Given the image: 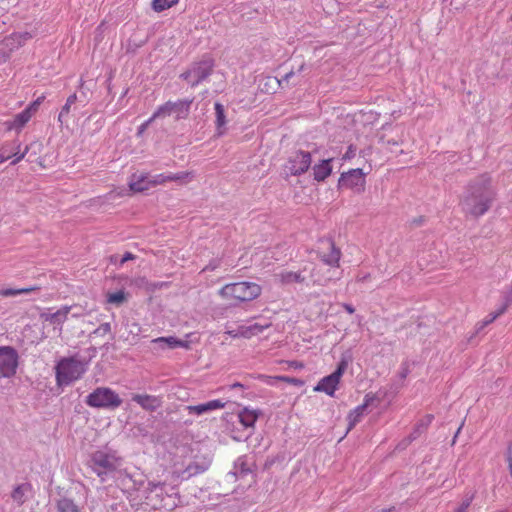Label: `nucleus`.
<instances>
[{
    "mask_svg": "<svg viewBox=\"0 0 512 512\" xmlns=\"http://www.w3.org/2000/svg\"><path fill=\"white\" fill-rule=\"evenodd\" d=\"M493 197L490 176L481 175L469 185L462 201L463 209L471 215L481 216L488 211Z\"/></svg>",
    "mask_w": 512,
    "mask_h": 512,
    "instance_id": "obj_1",
    "label": "nucleus"
},
{
    "mask_svg": "<svg viewBox=\"0 0 512 512\" xmlns=\"http://www.w3.org/2000/svg\"><path fill=\"white\" fill-rule=\"evenodd\" d=\"M145 503L151 509L170 512L180 503V495L176 486L165 482H149L145 489Z\"/></svg>",
    "mask_w": 512,
    "mask_h": 512,
    "instance_id": "obj_2",
    "label": "nucleus"
},
{
    "mask_svg": "<svg viewBox=\"0 0 512 512\" xmlns=\"http://www.w3.org/2000/svg\"><path fill=\"white\" fill-rule=\"evenodd\" d=\"M88 369V362L78 356L64 357L58 361L56 380L59 386H67L80 379Z\"/></svg>",
    "mask_w": 512,
    "mask_h": 512,
    "instance_id": "obj_3",
    "label": "nucleus"
},
{
    "mask_svg": "<svg viewBox=\"0 0 512 512\" xmlns=\"http://www.w3.org/2000/svg\"><path fill=\"white\" fill-rule=\"evenodd\" d=\"M262 293V287L250 281H241L226 284L219 290V295L226 300L248 302L258 298Z\"/></svg>",
    "mask_w": 512,
    "mask_h": 512,
    "instance_id": "obj_4",
    "label": "nucleus"
},
{
    "mask_svg": "<svg viewBox=\"0 0 512 512\" xmlns=\"http://www.w3.org/2000/svg\"><path fill=\"white\" fill-rule=\"evenodd\" d=\"M93 471L101 478L102 481L116 470L122 464L120 457L115 451L109 449L98 450L92 455Z\"/></svg>",
    "mask_w": 512,
    "mask_h": 512,
    "instance_id": "obj_5",
    "label": "nucleus"
},
{
    "mask_svg": "<svg viewBox=\"0 0 512 512\" xmlns=\"http://www.w3.org/2000/svg\"><path fill=\"white\" fill-rule=\"evenodd\" d=\"M85 402L89 407L114 410L122 404V399L111 388L98 387L87 395Z\"/></svg>",
    "mask_w": 512,
    "mask_h": 512,
    "instance_id": "obj_6",
    "label": "nucleus"
},
{
    "mask_svg": "<svg viewBox=\"0 0 512 512\" xmlns=\"http://www.w3.org/2000/svg\"><path fill=\"white\" fill-rule=\"evenodd\" d=\"M348 366V361L342 358L338 363L336 370L328 376L323 377L314 387V391L323 392L328 396L333 397L335 391L338 389L340 380L345 373Z\"/></svg>",
    "mask_w": 512,
    "mask_h": 512,
    "instance_id": "obj_7",
    "label": "nucleus"
},
{
    "mask_svg": "<svg viewBox=\"0 0 512 512\" xmlns=\"http://www.w3.org/2000/svg\"><path fill=\"white\" fill-rule=\"evenodd\" d=\"M213 67L214 61L211 58H205L194 63L189 70L181 74V77L191 86H196L211 75Z\"/></svg>",
    "mask_w": 512,
    "mask_h": 512,
    "instance_id": "obj_8",
    "label": "nucleus"
},
{
    "mask_svg": "<svg viewBox=\"0 0 512 512\" xmlns=\"http://www.w3.org/2000/svg\"><path fill=\"white\" fill-rule=\"evenodd\" d=\"M33 37L30 32H15L0 40V63L5 62L12 52L23 46Z\"/></svg>",
    "mask_w": 512,
    "mask_h": 512,
    "instance_id": "obj_9",
    "label": "nucleus"
},
{
    "mask_svg": "<svg viewBox=\"0 0 512 512\" xmlns=\"http://www.w3.org/2000/svg\"><path fill=\"white\" fill-rule=\"evenodd\" d=\"M18 366V354L10 346L0 347V379L12 377Z\"/></svg>",
    "mask_w": 512,
    "mask_h": 512,
    "instance_id": "obj_10",
    "label": "nucleus"
},
{
    "mask_svg": "<svg viewBox=\"0 0 512 512\" xmlns=\"http://www.w3.org/2000/svg\"><path fill=\"white\" fill-rule=\"evenodd\" d=\"M71 309L72 307L68 305H64L56 311H53V308H44L40 312L39 317L43 322H48L53 325L54 330H57L60 334L63 330V324L68 319Z\"/></svg>",
    "mask_w": 512,
    "mask_h": 512,
    "instance_id": "obj_11",
    "label": "nucleus"
},
{
    "mask_svg": "<svg viewBox=\"0 0 512 512\" xmlns=\"http://www.w3.org/2000/svg\"><path fill=\"white\" fill-rule=\"evenodd\" d=\"M365 174L361 168L351 169L341 174L339 186L361 193L365 189Z\"/></svg>",
    "mask_w": 512,
    "mask_h": 512,
    "instance_id": "obj_12",
    "label": "nucleus"
},
{
    "mask_svg": "<svg viewBox=\"0 0 512 512\" xmlns=\"http://www.w3.org/2000/svg\"><path fill=\"white\" fill-rule=\"evenodd\" d=\"M312 158L310 152L297 151L293 153L286 164V170L294 176L305 173L311 166Z\"/></svg>",
    "mask_w": 512,
    "mask_h": 512,
    "instance_id": "obj_13",
    "label": "nucleus"
},
{
    "mask_svg": "<svg viewBox=\"0 0 512 512\" xmlns=\"http://www.w3.org/2000/svg\"><path fill=\"white\" fill-rule=\"evenodd\" d=\"M195 178L193 171H183L178 173H161L151 176L152 185H163L170 181H175L180 184L191 182Z\"/></svg>",
    "mask_w": 512,
    "mask_h": 512,
    "instance_id": "obj_14",
    "label": "nucleus"
},
{
    "mask_svg": "<svg viewBox=\"0 0 512 512\" xmlns=\"http://www.w3.org/2000/svg\"><path fill=\"white\" fill-rule=\"evenodd\" d=\"M269 322L263 324L254 322L251 324L240 325L236 331H228L232 337L250 338L262 333L266 328L270 327Z\"/></svg>",
    "mask_w": 512,
    "mask_h": 512,
    "instance_id": "obj_15",
    "label": "nucleus"
},
{
    "mask_svg": "<svg viewBox=\"0 0 512 512\" xmlns=\"http://www.w3.org/2000/svg\"><path fill=\"white\" fill-rule=\"evenodd\" d=\"M153 345V349L157 352L164 351L167 349H175L178 347H187V343L183 340H180L174 336L168 337H158L151 341Z\"/></svg>",
    "mask_w": 512,
    "mask_h": 512,
    "instance_id": "obj_16",
    "label": "nucleus"
},
{
    "mask_svg": "<svg viewBox=\"0 0 512 512\" xmlns=\"http://www.w3.org/2000/svg\"><path fill=\"white\" fill-rule=\"evenodd\" d=\"M260 415V411L249 407H243L237 413V419L244 430H253Z\"/></svg>",
    "mask_w": 512,
    "mask_h": 512,
    "instance_id": "obj_17",
    "label": "nucleus"
},
{
    "mask_svg": "<svg viewBox=\"0 0 512 512\" xmlns=\"http://www.w3.org/2000/svg\"><path fill=\"white\" fill-rule=\"evenodd\" d=\"M224 406H225L224 402H222L219 399H215V400H211L206 403H201L198 405H189L186 407V410L189 415L200 416L202 414H205V413H208V412H211L214 410L222 409V408H224Z\"/></svg>",
    "mask_w": 512,
    "mask_h": 512,
    "instance_id": "obj_18",
    "label": "nucleus"
},
{
    "mask_svg": "<svg viewBox=\"0 0 512 512\" xmlns=\"http://www.w3.org/2000/svg\"><path fill=\"white\" fill-rule=\"evenodd\" d=\"M132 401L137 403L144 410L150 412L157 410L162 405V401L159 397L148 394H134Z\"/></svg>",
    "mask_w": 512,
    "mask_h": 512,
    "instance_id": "obj_19",
    "label": "nucleus"
},
{
    "mask_svg": "<svg viewBox=\"0 0 512 512\" xmlns=\"http://www.w3.org/2000/svg\"><path fill=\"white\" fill-rule=\"evenodd\" d=\"M32 114L26 108L15 115L13 119L7 120L3 123L6 130L12 131L15 130L20 132L22 128L31 120Z\"/></svg>",
    "mask_w": 512,
    "mask_h": 512,
    "instance_id": "obj_20",
    "label": "nucleus"
},
{
    "mask_svg": "<svg viewBox=\"0 0 512 512\" xmlns=\"http://www.w3.org/2000/svg\"><path fill=\"white\" fill-rule=\"evenodd\" d=\"M154 186L151 183V176L146 173H135L129 180V187L134 192H143Z\"/></svg>",
    "mask_w": 512,
    "mask_h": 512,
    "instance_id": "obj_21",
    "label": "nucleus"
},
{
    "mask_svg": "<svg viewBox=\"0 0 512 512\" xmlns=\"http://www.w3.org/2000/svg\"><path fill=\"white\" fill-rule=\"evenodd\" d=\"M332 277V270L325 266H315L311 272L313 283L318 285H326Z\"/></svg>",
    "mask_w": 512,
    "mask_h": 512,
    "instance_id": "obj_22",
    "label": "nucleus"
},
{
    "mask_svg": "<svg viewBox=\"0 0 512 512\" xmlns=\"http://www.w3.org/2000/svg\"><path fill=\"white\" fill-rule=\"evenodd\" d=\"M328 249L330 250L328 254H324L321 256V260L323 263L331 268H336L339 266V261L341 257V252L332 241L328 243Z\"/></svg>",
    "mask_w": 512,
    "mask_h": 512,
    "instance_id": "obj_23",
    "label": "nucleus"
},
{
    "mask_svg": "<svg viewBox=\"0 0 512 512\" xmlns=\"http://www.w3.org/2000/svg\"><path fill=\"white\" fill-rule=\"evenodd\" d=\"M21 147L22 144L18 139L0 143V151L1 155L4 157V162L12 158L13 155L19 154Z\"/></svg>",
    "mask_w": 512,
    "mask_h": 512,
    "instance_id": "obj_24",
    "label": "nucleus"
},
{
    "mask_svg": "<svg viewBox=\"0 0 512 512\" xmlns=\"http://www.w3.org/2000/svg\"><path fill=\"white\" fill-rule=\"evenodd\" d=\"M331 161L332 159H326L313 167V175L316 181H324L331 174Z\"/></svg>",
    "mask_w": 512,
    "mask_h": 512,
    "instance_id": "obj_25",
    "label": "nucleus"
},
{
    "mask_svg": "<svg viewBox=\"0 0 512 512\" xmlns=\"http://www.w3.org/2000/svg\"><path fill=\"white\" fill-rule=\"evenodd\" d=\"M32 487L29 483H22L14 488L11 497L18 505H22L31 494Z\"/></svg>",
    "mask_w": 512,
    "mask_h": 512,
    "instance_id": "obj_26",
    "label": "nucleus"
},
{
    "mask_svg": "<svg viewBox=\"0 0 512 512\" xmlns=\"http://www.w3.org/2000/svg\"><path fill=\"white\" fill-rule=\"evenodd\" d=\"M370 398L369 395L365 396V401L362 405L357 406L355 409H353L349 415H348V431H350L362 418L364 415V412L369 405Z\"/></svg>",
    "mask_w": 512,
    "mask_h": 512,
    "instance_id": "obj_27",
    "label": "nucleus"
},
{
    "mask_svg": "<svg viewBox=\"0 0 512 512\" xmlns=\"http://www.w3.org/2000/svg\"><path fill=\"white\" fill-rule=\"evenodd\" d=\"M276 280H278L281 284L287 285L292 283H300L304 281V277L300 272L293 271H280L274 275Z\"/></svg>",
    "mask_w": 512,
    "mask_h": 512,
    "instance_id": "obj_28",
    "label": "nucleus"
},
{
    "mask_svg": "<svg viewBox=\"0 0 512 512\" xmlns=\"http://www.w3.org/2000/svg\"><path fill=\"white\" fill-rule=\"evenodd\" d=\"M191 103L192 101L189 100L172 102L173 115L177 120L184 119L188 116Z\"/></svg>",
    "mask_w": 512,
    "mask_h": 512,
    "instance_id": "obj_29",
    "label": "nucleus"
},
{
    "mask_svg": "<svg viewBox=\"0 0 512 512\" xmlns=\"http://www.w3.org/2000/svg\"><path fill=\"white\" fill-rule=\"evenodd\" d=\"M206 470L205 466H200L198 464H189L184 471L175 470L173 472L177 477H182L183 479L190 478L194 475L203 473Z\"/></svg>",
    "mask_w": 512,
    "mask_h": 512,
    "instance_id": "obj_30",
    "label": "nucleus"
},
{
    "mask_svg": "<svg viewBox=\"0 0 512 512\" xmlns=\"http://www.w3.org/2000/svg\"><path fill=\"white\" fill-rule=\"evenodd\" d=\"M214 108H215V113H216V126H217V130H218V134L222 135L224 133L223 129L226 125L224 106L221 103L216 102L214 105Z\"/></svg>",
    "mask_w": 512,
    "mask_h": 512,
    "instance_id": "obj_31",
    "label": "nucleus"
},
{
    "mask_svg": "<svg viewBox=\"0 0 512 512\" xmlns=\"http://www.w3.org/2000/svg\"><path fill=\"white\" fill-rule=\"evenodd\" d=\"M57 512H82L69 498H61L56 503Z\"/></svg>",
    "mask_w": 512,
    "mask_h": 512,
    "instance_id": "obj_32",
    "label": "nucleus"
},
{
    "mask_svg": "<svg viewBox=\"0 0 512 512\" xmlns=\"http://www.w3.org/2000/svg\"><path fill=\"white\" fill-rule=\"evenodd\" d=\"M37 289H38V287H34V286L20 288V289L5 288V289H1L0 290V296L12 297V296L20 295V294H27V293H30V292L35 291Z\"/></svg>",
    "mask_w": 512,
    "mask_h": 512,
    "instance_id": "obj_33",
    "label": "nucleus"
},
{
    "mask_svg": "<svg viewBox=\"0 0 512 512\" xmlns=\"http://www.w3.org/2000/svg\"><path fill=\"white\" fill-rule=\"evenodd\" d=\"M504 312L505 307H499L495 312L490 313L484 320L477 324V331L482 330L484 327L494 322Z\"/></svg>",
    "mask_w": 512,
    "mask_h": 512,
    "instance_id": "obj_34",
    "label": "nucleus"
},
{
    "mask_svg": "<svg viewBox=\"0 0 512 512\" xmlns=\"http://www.w3.org/2000/svg\"><path fill=\"white\" fill-rule=\"evenodd\" d=\"M77 95L74 93L70 95L64 106L62 107L59 115H58V121L63 124L65 117L70 113L71 106L76 102Z\"/></svg>",
    "mask_w": 512,
    "mask_h": 512,
    "instance_id": "obj_35",
    "label": "nucleus"
},
{
    "mask_svg": "<svg viewBox=\"0 0 512 512\" xmlns=\"http://www.w3.org/2000/svg\"><path fill=\"white\" fill-rule=\"evenodd\" d=\"M179 0H152V9L156 12H162L175 6Z\"/></svg>",
    "mask_w": 512,
    "mask_h": 512,
    "instance_id": "obj_36",
    "label": "nucleus"
},
{
    "mask_svg": "<svg viewBox=\"0 0 512 512\" xmlns=\"http://www.w3.org/2000/svg\"><path fill=\"white\" fill-rule=\"evenodd\" d=\"M257 379L261 380L262 382H264L265 384L267 385H270V386H273L275 385V382L276 381H285V382H289V383H295V380L294 379H290L286 376H267V375H258L257 376Z\"/></svg>",
    "mask_w": 512,
    "mask_h": 512,
    "instance_id": "obj_37",
    "label": "nucleus"
},
{
    "mask_svg": "<svg viewBox=\"0 0 512 512\" xmlns=\"http://www.w3.org/2000/svg\"><path fill=\"white\" fill-rule=\"evenodd\" d=\"M172 102L168 101L164 105L158 107V109L153 113V118H161L173 115Z\"/></svg>",
    "mask_w": 512,
    "mask_h": 512,
    "instance_id": "obj_38",
    "label": "nucleus"
},
{
    "mask_svg": "<svg viewBox=\"0 0 512 512\" xmlns=\"http://www.w3.org/2000/svg\"><path fill=\"white\" fill-rule=\"evenodd\" d=\"M124 300H125V293L122 290L114 292V293H110L107 296V301H108V303H111V304L120 305L124 302Z\"/></svg>",
    "mask_w": 512,
    "mask_h": 512,
    "instance_id": "obj_39",
    "label": "nucleus"
},
{
    "mask_svg": "<svg viewBox=\"0 0 512 512\" xmlns=\"http://www.w3.org/2000/svg\"><path fill=\"white\" fill-rule=\"evenodd\" d=\"M512 304V285L503 292V304L500 307H505V311Z\"/></svg>",
    "mask_w": 512,
    "mask_h": 512,
    "instance_id": "obj_40",
    "label": "nucleus"
},
{
    "mask_svg": "<svg viewBox=\"0 0 512 512\" xmlns=\"http://www.w3.org/2000/svg\"><path fill=\"white\" fill-rule=\"evenodd\" d=\"M32 146H33V144L26 145L23 151H22V150H20L19 154H17V155H13V156H12L13 160H12L11 164H12V165H16V164H17V163H19L22 159H24V157L26 156V154L29 152L30 147H32Z\"/></svg>",
    "mask_w": 512,
    "mask_h": 512,
    "instance_id": "obj_41",
    "label": "nucleus"
},
{
    "mask_svg": "<svg viewBox=\"0 0 512 512\" xmlns=\"http://www.w3.org/2000/svg\"><path fill=\"white\" fill-rule=\"evenodd\" d=\"M433 420V416L432 415H426L419 423L418 427H417V432L420 431V429H426V427L428 425L431 424Z\"/></svg>",
    "mask_w": 512,
    "mask_h": 512,
    "instance_id": "obj_42",
    "label": "nucleus"
},
{
    "mask_svg": "<svg viewBox=\"0 0 512 512\" xmlns=\"http://www.w3.org/2000/svg\"><path fill=\"white\" fill-rule=\"evenodd\" d=\"M42 100H43V97H39L37 100L32 102L28 107H26V109L29 110V112L33 115L37 111Z\"/></svg>",
    "mask_w": 512,
    "mask_h": 512,
    "instance_id": "obj_43",
    "label": "nucleus"
},
{
    "mask_svg": "<svg viewBox=\"0 0 512 512\" xmlns=\"http://www.w3.org/2000/svg\"><path fill=\"white\" fill-rule=\"evenodd\" d=\"M220 265V261L217 259L212 260L204 269L203 271H213L217 269Z\"/></svg>",
    "mask_w": 512,
    "mask_h": 512,
    "instance_id": "obj_44",
    "label": "nucleus"
},
{
    "mask_svg": "<svg viewBox=\"0 0 512 512\" xmlns=\"http://www.w3.org/2000/svg\"><path fill=\"white\" fill-rule=\"evenodd\" d=\"M111 330L110 323H103L101 324L94 333H108Z\"/></svg>",
    "mask_w": 512,
    "mask_h": 512,
    "instance_id": "obj_45",
    "label": "nucleus"
},
{
    "mask_svg": "<svg viewBox=\"0 0 512 512\" xmlns=\"http://www.w3.org/2000/svg\"><path fill=\"white\" fill-rule=\"evenodd\" d=\"M506 460L508 462L509 472L512 477V447L511 446L508 447V450L506 453Z\"/></svg>",
    "mask_w": 512,
    "mask_h": 512,
    "instance_id": "obj_46",
    "label": "nucleus"
},
{
    "mask_svg": "<svg viewBox=\"0 0 512 512\" xmlns=\"http://www.w3.org/2000/svg\"><path fill=\"white\" fill-rule=\"evenodd\" d=\"M251 434V431L245 433V434H233L232 438L237 441L246 440Z\"/></svg>",
    "mask_w": 512,
    "mask_h": 512,
    "instance_id": "obj_47",
    "label": "nucleus"
},
{
    "mask_svg": "<svg viewBox=\"0 0 512 512\" xmlns=\"http://www.w3.org/2000/svg\"><path fill=\"white\" fill-rule=\"evenodd\" d=\"M156 118H153V115L145 121L140 127H139V133H142L147 127L155 120Z\"/></svg>",
    "mask_w": 512,
    "mask_h": 512,
    "instance_id": "obj_48",
    "label": "nucleus"
},
{
    "mask_svg": "<svg viewBox=\"0 0 512 512\" xmlns=\"http://www.w3.org/2000/svg\"><path fill=\"white\" fill-rule=\"evenodd\" d=\"M134 259V255L130 252H127L123 255L121 261H120V264L123 265L125 262H127L128 260H132Z\"/></svg>",
    "mask_w": 512,
    "mask_h": 512,
    "instance_id": "obj_49",
    "label": "nucleus"
},
{
    "mask_svg": "<svg viewBox=\"0 0 512 512\" xmlns=\"http://www.w3.org/2000/svg\"><path fill=\"white\" fill-rule=\"evenodd\" d=\"M355 154V151L352 149V147L350 146L348 148V151L345 153V155L343 156V159L346 160V159H350L351 157H353Z\"/></svg>",
    "mask_w": 512,
    "mask_h": 512,
    "instance_id": "obj_50",
    "label": "nucleus"
},
{
    "mask_svg": "<svg viewBox=\"0 0 512 512\" xmlns=\"http://www.w3.org/2000/svg\"><path fill=\"white\" fill-rule=\"evenodd\" d=\"M343 307L349 314H352L355 311L354 307L350 304H343Z\"/></svg>",
    "mask_w": 512,
    "mask_h": 512,
    "instance_id": "obj_51",
    "label": "nucleus"
},
{
    "mask_svg": "<svg viewBox=\"0 0 512 512\" xmlns=\"http://www.w3.org/2000/svg\"><path fill=\"white\" fill-rule=\"evenodd\" d=\"M468 506L469 502L466 501L456 510V512H465Z\"/></svg>",
    "mask_w": 512,
    "mask_h": 512,
    "instance_id": "obj_52",
    "label": "nucleus"
},
{
    "mask_svg": "<svg viewBox=\"0 0 512 512\" xmlns=\"http://www.w3.org/2000/svg\"><path fill=\"white\" fill-rule=\"evenodd\" d=\"M242 387H243V385L239 382H236V383L232 384V386H231V388H242Z\"/></svg>",
    "mask_w": 512,
    "mask_h": 512,
    "instance_id": "obj_53",
    "label": "nucleus"
},
{
    "mask_svg": "<svg viewBox=\"0 0 512 512\" xmlns=\"http://www.w3.org/2000/svg\"><path fill=\"white\" fill-rule=\"evenodd\" d=\"M461 431V427L458 428L456 434H455V437H457V435L459 434V432Z\"/></svg>",
    "mask_w": 512,
    "mask_h": 512,
    "instance_id": "obj_54",
    "label": "nucleus"
}]
</instances>
